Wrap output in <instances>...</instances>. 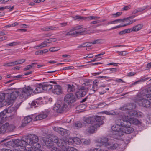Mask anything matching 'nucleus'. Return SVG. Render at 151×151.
I'll return each mask as SVG.
<instances>
[{
  "mask_svg": "<svg viewBox=\"0 0 151 151\" xmlns=\"http://www.w3.org/2000/svg\"><path fill=\"white\" fill-rule=\"evenodd\" d=\"M38 138L36 135L31 134L25 136L22 140L16 139L14 143L17 147H19V151H37V149L33 148L34 144H36Z\"/></svg>",
  "mask_w": 151,
  "mask_h": 151,
  "instance_id": "nucleus-1",
  "label": "nucleus"
},
{
  "mask_svg": "<svg viewBox=\"0 0 151 151\" xmlns=\"http://www.w3.org/2000/svg\"><path fill=\"white\" fill-rule=\"evenodd\" d=\"M33 90V89L30 87L25 86L24 88L18 89L17 91L13 92L12 93L15 94L13 95L14 96L15 99L18 96H19L20 99L25 100L32 94Z\"/></svg>",
  "mask_w": 151,
  "mask_h": 151,
  "instance_id": "nucleus-2",
  "label": "nucleus"
},
{
  "mask_svg": "<svg viewBox=\"0 0 151 151\" xmlns=\"http://www.w3.org/2000/svg\"><path fill=\"white\" fill-rule=\"evenodd\" d=\"M87 29L82 25L77 26L72 28L66 35L69 36L76 37L86 34Z\"/></svg>",
  "mask_w": 151,
  "mask_h": 151,
  "instance_id": "nucleus-3",
  "label": "nucleus"
},
{
  "mask_svg": "<svg viewBox=\"0 0 151 151\" xmlns=\"http://www.w3.org/2000/svg\"><path fill=\"white\" fill-rule=\"evenodd\" d=\"M97 142L109 149H115L119 146L117 144L113 143L111 139L104 137L98 139Z\"/></svg>",
  "mask_w": 151,
  "mask_h": 151,
  "instance_id": "nucleus-4",
  "label": "nucleus"
},
{
  "mask_svg": "<svg viewBox=\"0 0 151 151\" xmlns=\"http://www.w3.org/2000/svg\"><path fill=\"white\" fill-rule=\"evenodd\" d=\"M12 92L11 93H8L6 94L1 93L0 94V102L2 103L4 105L7 104H9L13 103L15 100V97Z\"/></svg>",
  "mask_w": 151,
  "mask_h": 151,
  "instance_id": "nucleus-5",
  "label": "nucleus"
},
{
  "mask_svg": "<svg viewBox=\"0 0 151 151\" xmlns=\"http://www.w3.org/2000/svg\"><path fill=\"white\" fill-rule=\"evenodd\" d=\"M104 119L103 116H97L94 117H88L84 118L83 121L87 124H93L94 122H101V124H103V122L102 120Z\"/></svg>",
  "mask_w": 151,
  "mask_h": 151,
  "instance_id": "nucleus-6",
  "label": "nucleus"
},
{
  "mask_svg": "<svg viewBox=\"0 0 151 151\" xmlns=\"http://www.w3.org/2000/svg\"><path fill=\"white\" fill-rule=\"evenodd\" d=\"M101 122H94L93 124H91L86 129L87 132L90 134L94 133L99 128L101 124Z\"/></svg>",
  "mask_w": 151,
  "mask_h": 151,
  "instance_id": "nucleus-7",
  "label": "nucleus"
},
{
  "mask_svg": "<svg viewBox=\"0 0 151 151\" xmlns=\"http://www.w3.org/2000/svg\"><path fill=\"white\" fill-rule=\"evenodd\" d=\"M121 119L126 123L129 124V125H131V124L137 125L140 123V122L137 119L130 117L125 115L122 116Z\"/></svg>",
  "mask_w": 151,
  "mask_h": 151,
  "instance_id": "nucleus-8",
  "label": "nucleus"
},
{
  "mask_svg": "<svg viewBox=\"0 0 151 151\" xmlns=\"http://www.w3.org/2000/svg\"><path fill=\"white\" fill-rule=\"evenodd\" d=\"M111 129L114 131L113 133L115 135L121 136L123 135L124 131L123 130V126L121 125L116 124L113 125Z\"/></svg>",
  "mask_w": 151,
  "mask_h": 151,
  "instance_id": "nucleus-9",
  "label": "nucleus"
},
{
  "mask_svg": "<svg viewBox=\"0 0 151 151\" xmlns=\"http://www.w3.org/2000/svg\"><path fill=\"white\" fill-rule=\"evenodd\" d=\"M52 139L54 140L55 143H57L58 145L62 148L61 151H63L64 147L67 148L68 147L66 146L67 142L64 137L58 139L57 137H55Z\"/></svg>",
  "mask_w": 151,
  "mask_h": 151,
  "instance_id": "nucleus-10",
  "label": "nucleus"
},
{
  "mask_svg": "<svg viewBox=\"0 0 151 151\" xmlns=\"http://www.w3.org/2000/svg\"><path fill=\"white\" fill-rule=\"evenodd\" d=\"M67 106V104L65 103H58L54 106L53 109L57 113H60L63 110H64Z\"/></svg>",
  "mask_w": 151,
  "mask_h": 151,
  "instance_id": "nucleus-11",
  "label": "nucleus"
},
{
  "mask_svg": "<svg viewBox=\"0 0 151 151\" xmlns=\"http://www.w3.org/2000/svg\"><path fill=\"white\" fill-rule=\"evenodd\" d=\"M88 90V88L81 86L78 88V90L76 92V95L78 98L84 96L86 94V91Z\"/></svg>",
  "mask_w": 151,
  "mask_h": 151,
  "instance_id": "nucleus-12",
  "label": "nucleus"
},
{
  "mask_svg": "<svg viewBox=\"0 0 151 151\" xmlns=\"http://www.w3.org/2000/svg\"><path fill=\"white\" fill-rule=\"evenodd\" d=\"M121 20H123L122 21V22H125L127 23L126 24H124L123 25H120L114 27L112 28L111 29L113 30L119 28L126 26L127 25L130 24H131L135 22L136 21V20H130L128 17L126 18H124L122 19H121Z\"/></svg>",
  "mask_w": 151,
  "mask_h": 151,
  "instance_id": "nucleus-13",
  "label": "nucleus"
},
{
  "mask_svg": "<svg viewBox=\"0 0 151 151\" xmlns=\"http://www.w3.org/2000/svg\"><path fill=\"white\" fill-rule=\"evenodd\" d=\"M137 103L140 106L146 107H149L150 104V101L147 99L145 96L144 98L138 100Z\"/></svg>",
  "mask_w": 151,
  "mask_h": 151,
  "instance_id": "nucleus-14",
  "label": "nucleus"
},
{
  "mask_svg": "<svg viewBox=\"0 0 151 151\" xmlns=\"http://www.w3.org/2000/svg\"><path fill=\"white\" fill-rule=\"evenodd\" d=\"M124 122V123L120 124L123 126V130L124 131V133L128 134L134 131V129L130 127V125H129V124L126 123L125 122Z\"/></svg>",
  "mask_w": 151,
  "mask_h": 151,
  "instance_id": "nucleus-15",
  "label": "nucleus"
},
{
  "mask_svg": "<svg viewBox=\"0 0 151 151\" xmlns=\"http://www.w3.org/2000/svg\"><path fill=\"white\" fill-rule=\"evenodd\" d=\"M76 98L71 93L67 94L64 97V101L68 104V105L75 101Z\"/></svg>",
  "mask_w": 151,
  "mask_h": 151,
  "instance_id": "nucleus-16",
  "label": "nucleus"
},
{
  "mask_svg": "<svg viewBox=\"0 0 151 151\" xmlns=\"http://www.w3.org/2000/svg\"><path fill=\"white\" fill-rule=\"evenodd\" d=\"M52 92L54 94L59 95L62 93V90L61 87L58 85H53Z\"/></svg>",
  "mask_w": 151,
  "mask_h": 151,
  "instance_id": "nucleus-17",
  "label": "nucleus"
},
{
  "mask_svg": "<svg viewBox=\"0 0 151 151\" xmlns=\"http://www.w3.org/2000/svg\"><path fill=\"white\" fill-rule=\"evenodd\" d=\"M136 107V105L134 104H130L124 106L120 108V109L122 111H126L127 110L130 111L132 109Z\"/></svg>",
  "mask_w": 151,
  "mask_h": 151,
  "instance_id": "nucleus-18",
  "label": "nucleus"
},
{
  "mask_svg": "<svg viewBox=\"0 0 151 151\" xmlns=\"http://www.w3.org/2000/svg\"><path fill=\"white\" fill-rule=\"evenodd\" d=\"M32 119V118L30 116H27L25 117L22 120L21 127H24L28 123L30 122Z\"/></svg>",
  "mask_w": 151,
  "mask_h": 151,
  "instance_id": "nucleus-19",
  "label": "nucleus"
},
{
  "mask_svg": "<svg viewBox=\"0 0 151 151\" xmlns=\"http://www.w3.org/2000/svg\"><path fill=\"white\" fill-rule=\"evenodd\" d=\"M44 141H45V143L48 148H50L51 147L54 145V141H53L51 139L48 138H46L44 139Z\"/></svg>",
  "mask_w": 151,
  "mask_h": 151,
  "instance_id": "nucleus-20",
  "label": "nucleus"
},
{
  "mask_svg": "<svg viewBox=\"0 0 151 151\" xmlns=\"http://www.w3.org/2000/svg\"><path fill=\"white\" fill-rule=\"evenodd\" d=\"M47 43H48V42H47V41H44L40 44L37 45L33 47L37 50L41 49L46 47L47 45Z\"/></svg>",
  "mask_w": 151,
  "mask_h": 151,
  "instance_id": "nucleus-21",
  "label": "nucleus"
},
{
  "mask_svg": "<svg viewBox=\"0 0 151 151\" xmlns=\"http://www.w3.org/2000/svg\"><path fill=\"white\" fill-rule=\"evenodd\" d=\"M105 42V40L104 39H98L92 41L90 43L92 44H102Z\"/></svg>",
  "mask_w": 151,
  "mask_h": 151,
  "instance_id": "nucleus-22",
  "label": "nucleus"
},
{
  "mask_svg": "<svg viewBox=\"0 0 151 151\" xmlns=\"http://www.w3.org/2000/svg\"><path fill=\"white\" fill-rule=\"evenodd\" d=\"M47 116V115L46 113H43L40 114L36 117H35L33 119L34 121L39 120L43 119L46 118Z\"/></svg>",
  "mask_w": 151,
  "mask_h": 151,
  "instance_id": "nucleus-23",
  "label": "nucleus"
},
{
  "mask_svg": "<svg viewBox=\"0 0 151 151\" xmlns=\"http://www.w3.org/2000/svg\"><path fill=\"white\" fill-rule=\"evenodd\" d=\"M8 126V123H6L0 127V134L7 132V127Z\"/></svg>",
  "mask_w": 151,
  "mask_h": 151,
  "instance_id": "nucleus-24",
  "label": "nucleus"
},
{
  "mask_svg": "<svg viewBox=\"0 0 151 151\" xmlns=\"http://www.w3.org/2000/svg\"><path fill=\"white\" fill-rule=\"evenodd\" d=\"M44 90L43 85L40 84L34 90L33 92L35 93H38L42 92Z\"/></svg>",
  "mask_w": 151,
  "mask_h": 151,
  "instance_id": "nucleus-25",
  "label": "nucleus"
},
{
  "mask_svg": "<svg viewBox=\"0 0 151 151\" xmlns=\"http://www.w3.org/2000/svg\"><path fill=\"white\" fill-rule=\"evenodd\" d=\"M143 25V24H141L134 27L132 29H131L132 31L137 32L141 30L142 28Z\"/></svg>",
  "mask_w": 151,
  "mask_h": 151,
  "instance_id": "nucleus-26",
  "label": "nucleus"
},
{
  "mask_svg": "<svg viewBox=\"0 0 151 151\" xmlns=\"http://www.w3.org/2000/svg\"><path fill=\"white\" fill-rule=\"evenodd\" d=\"M42 85L44 91H48L52 89L53 87V85H50L48 83H45Z\"/></svg>",
  "mask_w": 151,
  "mask_h": 151,
  "instance_id": "nucleus-27",
  "label": "nucleus"
},
{
  "mask_svg": "<svg viewBox=\"0 0 151 151\" xmlns=\"http://www.w3.org/2000/svg\"><path fill=\"white\" fill-rule=\"evenodd\" d=\"M5 111H3L0 113V123L5 120L7 116L6 115Z\"/></svg>",
  "mask_w": 151,
  "mask_h": 151,
  "instance_id": "nucleus-28",
  "label": "nucleus"
},
{
  "mask_svg": "<svg viewBox=\"0 0 151 151\" xmlns=\"http://www.w3.org/2000/svg\"><path fill=\"white\" fill-rule=\"evenodd\" d=\"M17 109V107L10 106L7 109L4 110V111H6V115L7 113H11L13 111L16 110Z\"/></svg>",
  "mask_w": 151,
  "mask_h": 151,
  "instance_id": "nucleus-29",
  "label": "nucleus"
},
{
  "mask_svg": "<svg viewBox=\"0 0 151 151\" xmlns=\"http://www.w3.org/2000/svg\"><path fill=\"white\" fill-rule=\"evenodd\" d=\"M41 103L40 101L38 99L33 101L31 104V106L32 107H35L37 106Z\"/></svg>",
  "mask_w": 151,
  "mask_h": 151,
  "instance_id": "nucleus-30",
  "label": "nucleus"
},
{
  "mask_svg": "<svg viewBox=\"0 0 151 151\" xmlns=\"http://www.w3.org/2000/svg\"><path fill=\"white\" fill-rule=\"evenodd\" d=\"M67 91L68 92H73L75 91V86L73 85L68 84Z\"/></svg>",
  "mask_w": 151,
  "mask_h": 151,
  "instance_id": "nucleus-31",
  "label": "nucleus"
},
{
  "mask_svg": "<svg viewBox=\"0 0 151 151\" xmlns=\"http://www.w3.org/2000/svg\"><path fill=\"white\" fill-rule=\"evenodd\" d=\"M15 127L14 125L13 124H9L8 123V126L7 127V132H12L15 129Z\"/></svg>",
  "mask_w": 151,
  "mask_h": 151,
  "instance_id": "nucleus-32",
  "label": "nucleus"
},
{
  "mask_svg": "<svg viewBox=\"0 0 151 151\" xmlns=\"http://www.w3.org/2000/svg\"><path fill=\"white\" fill-rule=\"evenodd\" d=\"M16 65L15 61L7 62L4 64L3 66L5 67H12Z\"/></svg>",
  "mask_w": 151,
  "mask_h": 151,
  "instance_id": "nucleus-33",
  "label": "nucleus"
},
{
  "mask_svg": "<svg viewBox=\"0 0 151 151\" xmlns=\"http://www.w3.org/2000/svg\"><path fill=\"white\" fill-rule=\"evenodd\" d=\"M123 20H121V19H117L111 21H109L108 22L107 24H115L118 22L121 23Z\"/></svg>",
  "mask_w": 151,
  "mask_h": 151,
  "instance_id": "nucleus-34",
  "label": "nucleus"
},
{
  "mask_svg": "<svg viewBox=\"0 0 151 151\" xmlns=\"http://www.w3.org/2000/svg\"><path fill=\"white\" fill-rule=\"evenodd\" d=\"M60 131H61L60 134H61V135H68L70 134V131L65 129L62 128L61 130Z\"/></svg>",
  "mask_w": 151,
  "mask_h": 151,
  "instance_id": "nucleus-35",
  "label": "nucleus"
},
{
  "mask_svg": "<svg viewBox=\"0 0 151 151\" xmlns=\"http://www.w3.org/2000/svg\"><path fill=\"white\" fill-rule=\"evenodd\" d=\"M63 151H78V150L74 147H68L67 148L64 147Z\"/></svg>",
  "mask_w": 151,
  "mask_h": 151,
  "instance_id": "nucleus-36",
  "label": "nucleus"
},
{
  "mask_svg": "<svg viewBox=\"0 0 151 151\" xmlns=\"http://www.w3.org/2000/svg\"><path fill=\"white\" fill-rule=\"evenodd\" d=\"M75 19L76 20H78L79 21H83V20H86V17L77 15L75 17Z\"/></svg>",
  "mask_w": 151,
  "mask_h": 151,
  "instance_id": "nucleus-37",
  "label": "nucleus"
},
{
  "mask_svg": "<svg viewBox=\"0 0 151 151\" xmlns=\"http://www.w3.org/2000/svg\"><path fill=\"white\" fill-rule=\"evenodd\" d=\"M99 17H97L95 16H91L86 17V21H89L93 20H97L99 19Z\"/></svg>",
  "mask_w": 151,
  "mask_h": 151,
  "instance_id": "nucleus-38",
  "label": "nucleus"
},
{
  "mask_svg": "<svg viewBox=\"0 0 151 151\" xmlns=\"http://www.w3.org/2000/svg\"><path fill=\"white\" fill-rule=\"evenodd\" d=\"M132 30L131 29H125L124 30L121 31L119 32V34L120 35H123L126 33H129L131 32Z\"/></svg>",
  "mask_w": 151,
  "mask_h": 151,
  "instance_id": "nucleus-39",
  "label": "nucleus"
},
{
  "mask_svg": "<svg viewBox=\"0 0 151 151\" xmlns=\"http://www.w3.org/2000/svg\"><path fill=\"white\" fill-rule=\"evenodd\" d=\"M74 126L75 127L78 128L82 127L83 126V124L80 122H77L75 123Z\"/></svg>",
  "mask_w": 151,
  "mask_h": 151,
  "instance_id": "nucleus-40",
  "label": "nucleus"
},
{
  "mask_svg": "<svg viewBox=\"0 0 151 151\" xmlns=\"http://www.w3.org/2000/svg\"><path fill=\"white\" fill-rule=\"evenodd\" d=\"M16 63V65L18 64H21L23 63L25 61V59H21L19 60H17L15 61Z\"/></svg>",
  "mask_w": 151,
  "mask_h": 151,
  "instance_id": "nucleus-41",
  "label": "nucleus"
},
{
  "mask_svg": "<svg viewBox=\"0 0 151 151\" xmlns=\"http://www.w3.org/2000/svg\"><path fill=\"white\" fill-rule=\"evenodd\" d=\"M81 143L84 144L88 145L90 143V140L89 139H82L81 140Z\"/></svg>",
  "mask_w": 151,
  "mask_h": 151,
  "instance_id": "nucleus-42",
  "label": "nucleus"
},
{
  "mask_svg": "<svg viewBox=\"0 0 151 151\" xmlns=\"http://www.w3.org/2000/svg\"><path fill=\"white\" fill-rule=\"evenodd\" d=\"M20 42H14L9 44H7L6 45L7 46H14L20 44Z\"/></svg>",
  "mask_w": 151,
  "mask_h": 151,
  "instance_id": "nucleus-43",
  "label": "nucleus"
},
{
  "mask_svg": "<svg viewBox=\"0 0 151 151\" xmlns=\"http://www.w3.org/2000/svg\"><path fill=\"white\" fill-rule=\"evenodd\" d=\"M97 82L96 81H94L93 83V88L94 91H96L98 89Z\"/></svg>",
  "mask_w": 151,
  "mask_h": 151,
  "instance_id": "nucleus-44",
  "label": "nucleus"
},
{
  "mask_svg": "<svg viewBox=\"0 0 151 151\" xmlns=\"http://www.w3.org/2000/svg\"><path fill=\"white\" fill-rule=\"evenodd\" d=\"M103 113L108 115H114L116 114V113L113 111H105Z\"/></svg>",
  "mask_w": 151,
  "mask_h": 151,
  "instance_id": "nucleus-45",
  "label": "nucleus"
},
{
  "mask_svg": "<svg viewBox=\"0 0 151 151\" xmlns=\"http://www.w3.org/2000/svg\"><path fill=\"white\" fill-rule=\"evenodd\" d=\"M74 142H75L76 144H79L81 143V140L78 137H75L74 138Z\"/></svg>",
  "mask_w": 151,
  "mask_h": 151,
  "instance_id": "nucleus-46",
  "label": "nucleus"
},
{
  "mask_svg": "<svg viewBox=\"0 0 151 151\" xmlns=\"http://www.w3.org/2000/svg\"><path fill=\"white\" fill-rule=\"evenodd\" d=\"M128 114L130 116H137V113L134 111H131L128 112Z\"/></svg>",
  "mask_w": 151,
  "mask_h": 151,
  "instance_id": "nucleus-47",
  "label": "nucleus"
},
{
  "mask_svg": "<svg viewBox=\"0 0 151 151\" xmlns=\"http://www.w3.org/2000/svg\"><path fill=\"white\" fill-rule=\"evenodd\" d=\"M122 12H119L113 14L112 15L113 18H116L120 16L122 14Z\"/></svg>",
  "mask_w": 151,
  "mask_h": 151,
  "instance_id": "nucleus-48",
  "label": "nucleus"
},
{
  "mask_svg": "<svg viewBox=\"0 0 151 151\" xmlns=\"http://www.w3.org/2000/svg\"><path fill=\"white\" fill-rule=\"evenodd\" d=\"M60 49L59 47H51L49 49V51L52 52H54L57 51Z\"/></svg>",
  "mask_w": 151,
  "mask_h": 151,
  "instance_id": "nucleus-49",
  "label": "nucleus"
},
{
  "mask_svg": "<svg viewBox=\"0 0 151 151\" xmlns=\"http://www.w3.org/2000/svg\"><path fill=\"white\" fill-rule=\"evenodd\" d=\"M105 105H106V104L104 102L100 103L98 104L97 106L96 107V108H101L104 107Z\"/></svg>",
  "mask_w": 151,
  "mask_h": 151,
  "instance_id": "nucleus-50",
  "label": "nucleus"
},
{
  "mask_svg": "<svg viewBox=\"0 0 151 151\" xmlns=\"http://www.w3.org/2000/svg\"><path fill=\"white\" fill-rule=\"evenodd\" d=\"M66 142H68L69 145H72L74 143V138L73 139L72 138L70 137L68 139V140Z\"/></svg>",
  "mask_w": 151,
  "mask_h": 151,
  "instance_id": "nucleus-51",
  "label": "nucleus"
},
{
  "mask_svg": "<svg viewBox=\"0 0 151 151\" xmlns=\"http://www.w3.org/2000/svg\"><path fill=\"white\" fill-rule=\"evenodd\" d=\"M147 80V78H146L145 79L142 78L137 81H136L134 82L133 83V84L134 85H135L136 84H138L140 82H143Z\"/></svg>",
  "mask_w": 151,
  "mask_h": 151,
  "instance_id": "nucleus-52",
  "label": "nucleus"
},
{
  "mask_svg": "<svg viewBox=\"0 0 151 151\" xmlns=\"http://www.w3.org/2000/svg\"><path fill=\"white\" fill-rule=\"evenodd\" d=\"M35 64V63H32L31 65L27 66L26 67L24 68V70L26 71L29 70Z\"/></svg>",
  "mask_w": 151,
  "mask_h": 151,
  "instance_id": "nucleus-53",
  "label": "nucleus"
},
{
  "mask_svg": "<svg viewBox=\"0 0 151 151\" xmlns=\"http://www.w3.org/2000/svg\"><path fill=\"white\" fill-rule=\"evenodd\" d=\"M106 70H110V72H109V73H114L116 72V71H117V69L115 68H109L108 69H106Z\"/></svg>",
  "mask_w": 151,
  "mask_h": 151,
  "instance_id": "nucleus-54",
  "label": "nucleus"
},
{
  "mask_svg": "<svg viewBox=\"0 0 151 151\" xmlns=\"http://www.w3.org/2000/svg\"><path fill=\"white\" fill-rule=\"evenodd\" d=\"M145 97L146 98L147 100L150 101L151 103V94H147L145 96Z\"/></svg>",
  "mask_w": 151,
  "mask_h": 151,
  "instance_id": "nucleus-55",
  "label": "nucleus"
},
{
  "mask_svg": "<svg viewBox=\"0 0 151 151\" xmlns=\"http://www.w3.org/2000/svg\"><path fill=\"white\" fill-rule=\"evenodd\" d=\"M62 128L59 127H55L53 128V129L55 131H56L60 134Z\"/></svg>",
  "mask_w": 151,
  "mask_h": 151,
  "instance_id": "nucleus-56",
  "label": "nucleus"
},
{
  "mask_svg": "<svg viewBox=\"0 0 151 151\" xmlns=\"http://www.w3.org/2000/svg\"><path fill=\"white\" fill-rule=\"evenodd\" d=\"M90 150L91 151H104V147H102L99 149L97 148H94L93 149H91Z\"/></svg>",
  "mask_w": 151,
  "mask_h": 151,
  "instance_id": "nucleus-57",
  "label": "nucleus"
},
{
  "mask_svg": "<svg viewBox=\"0 0 151 151\" xmlns=\"http://www.w3.org/2000/svg\"><path fill=\"white\" fill-rule=\"evenodd\" d=\"M57 40V39L56 38H51L49 39H47V40L49 41V42H48V43H49L50 42H56Z\"/></svg>",
  "mask_w": 151,
  "mask_h": 151,
  "instance_id": "nucleus-58",
  "label": "nucleus"
},
{
  "mask_svg": "<svg viewBox=\"0 0 151 151\" xmlns=\"http://www.w3.org/2000/svg\"><path fill=\"white\" fill-rule=\"evenodd\" d=\"M116 52L119 53V55L122 56H125L127 54L125 51L122 52L117 51Z\"/></svg>",
  "mask_w": 151,
  "mask_h": 151,
  "instance_id": "nucleus-59",
  "label": "nucleus"
},
{
  "mask_svg": "<svg viewBox=\"0 0 151 151\" xmlns=\"http://www.w3.org/2000/svg\"><path fill=\"white\" fill-rule=\"evenodd\" d=\"M131 7L130 6H127L124 7L122 8V10L123 11H127Z\"/></svg>",
  "mask_w": 151,
  "mask_h": 151,
  "instance_id": "nucleus-60",
  "label": "nucleus"
},
{
  "mask_svg": "<svg viewBox=\"0 0 151 151\" xmlns=\"http://www.w3.org/2000/svg\"><path fill=\"white\" fill-rule=\"evenodd\" d=\"M144 49V47H138L135 50V52H139L140 51Z\"/></svg>",
  "mask_w": 151,
  "mask_h": 151,
  "instance_id": "nucleus-61",
  "label": "nucleus"
},
{
  "mask_svg": "<svg viewBox=\"0 0 151 151\" xmlns=\"http://www.w3.org/2000/svg\"><path fill=\"white\" fill-rule=\"evenodd\" d=\"M8 38V37L6 36H3L0 37V42H1L4 40H6Z\"/></svg>",
  "mask_w": 151,
  "mask_h": 151,
  "instance_id": "nucleus-62",
  "label": "nucleus"
},
{
  "mask_svg": "<svg viewBox=\"0 0 151 151\" xmlns=\"http://www.w3.org/2000/svg\"><path fill=\"white\" fill-rule=\"evenodd\" d=\"M35 54L36 55H37L39 54L42 55L43 54L42 51V50L37 51L35 52Z\"/></svg>",
  "mask_w": 151,
  "mask_h": 151,
  "instance_id": "nucleus-63",
  "label": "nucleus"
},
{
  "mask_svg": "<svg viewBox=\"0 0 151 151\" xmlns=\"http://www.w3.org/2000/svg\"><path fill=\"white\" fill-rule=\"evenodd\" d=\"M93 57V55L92 54H89L88 55L84 57L83 58L86 59L88 58H91Z\"/></svg>",
  "mask_w": 151,
  "mask_h": 151,
  "instance_id": "nucleus-64",
  "label": "nucleus"
}]
</instances>
